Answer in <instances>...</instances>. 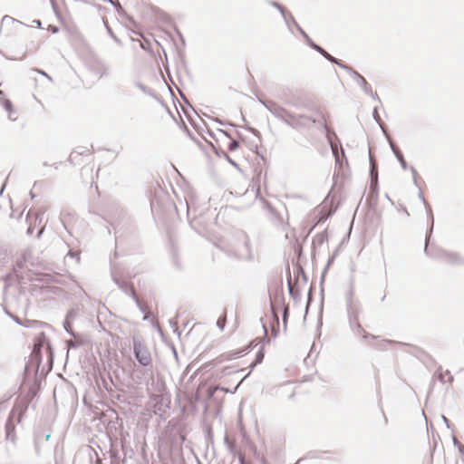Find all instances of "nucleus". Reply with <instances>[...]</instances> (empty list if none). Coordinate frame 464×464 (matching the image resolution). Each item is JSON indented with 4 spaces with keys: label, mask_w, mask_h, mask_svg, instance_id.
I'll use <instances>...</instances> for the list:
<instances>
[{
    "label": "nucleus",
    "mask_w": 464,
    "mask_h": 464,
    "mask_svg": "<svg viewBox=\"0 0 464 464\" xmlns=\"http://www.w3.org/2000/svg\"><path fill=\"white\" fill-rule=\"evenodd\" d=\"M257 102L277 120L285 122L293 129L299 130L302 128H309L316 122V120L310 116L304 114L297 115L288 111L273 100L258 97Z\"/></svg>",
    "instance_id": "1"
},
{
    "label": "nucleus",
    "mask_w": 464,
    "mask_h": 464,
    "mask_svg": "<svg viewBox=\"0 0 464 464\" xmlns=\"http://www.w3.org/2000/svg\"><path fill=\"white\" fill-rule=\"evenodd\" d=\"M234 254L237 258L247 262H255L258 257L248 235L243 231L237 235Z\"/></svg>",
    "instance_id": "2"
},
{
    "label": "nucleus",
    "mask_w": 464,
    "mask_h": 464,
    "mask_svg": "<svg viewBox=\"0 0 464 464\" xmlns=\"http://www.w3.org/2000/svg\"><path fill=\"white\" fill-rule=\"evenodd\" d=\"M431 233L430 231L426 234L425 237V246H424V253L433 258L440 260V262H443L445 264L449 265H461L464 263V258L460 256L459 254L456 252H450L439 247H433L431 246L429 248V241Z\"/></svg>",
    "instance_id": "3"
},
{
    "label": "nucleus",
    "mask_w": 464,
    "mask_h": 464,
    "mask_svg": "<svg viewBox=\"0 0 464 464\" xmlns=\"http://www.w3.org/2000/svg\"><path fill=\"white\" fill-rule=\"evenodd\" d=\"M133 343V353L135 359L143 367H151L152 366V357L150 350L144 344L143 341L138 337H132Z\"/></svg>",
    "instance_id": "4"
},
{
    "label": "nucleus",
    "mask_w": 464,
    "mask_h": 464,
    "mask_svg": "<svg viewBox=\"0 0 464 464\" xmlns=\"http://www.w3.org/2000/svg\"><path fill=\"white\" fill-rule=\"evenodd\" d=\"M369 160H370V176H371V194L370 197L372 199L377 198L378 195V169L377 163L369 150Z\"/></svg>",
    "instance_id": "5"
},
{
    "label": "nucleus",
    "mask_w": 464,
    "mask_h": 464,
    "mask_svg": "<svg viewBox=\"0 0 464 464\" xmlns=\"http://www.w3.org/2000/svg\"><path fill=\"white\" fill-rule=\"evenodd\" d=\"M348 74L362 88L364 93L371 92V85L368 83L365 78L362 76L358 72H356L353 69H349Z\"/></svg>",
    "instance_id": "6"
},
{
    "label": "nucleus",
    "mask_w": 464,
    "mask_h": 464,
    "mask_svg": "<svg viewBox=\"0 0 464 464\" xmlns=\"http://www.w3.org/2000/svg\"><path fill=\"white\" fill-rule=\"evenodd\" d=\"M114 281L118 285L119 288H121L126 295H129L133 298L137 306L142 311L143 309L141 307L138 296L135 294L133 286L125 281H120L116 278H114Z\"/></svg>",
    "instance_id": "7"
},
{
    "label": "nucleus",
    "mask_w": 464,
    "mask_h": 464,
    "mask_svg": "<svg viewBox=\"0 0 464 464\" xmlns=\"http://www.w3.org/2000/svg\"><path fill=\"white\" fill-rule=\"evenodd\" d=\"M346 310L349 317V322L358 319L360 312V304L357 302L346 303Z\"/></svg>",
    "instance_id": "8"
},
{
    "label": "nucleus",
    "mask_w": 464,
    "mask_h": 464,
    "mask_svg": "<svg viewBox=\"0 0 464 464\" xmlns=\"http://www.w3.org/2000/svg\"><path fill=\"white\" fill-rule=\"evenodd\" d=\"M133 85L135 87H137L139 90H140L144 94H146L155 100L158 99V95H157L156 92L153 89L143 84L141 82L134 81Z\"/></svg>",
    "instance_id": "9"
},
{
    "label": "nucleus",
    "mask_w": 464,
    "mask_h": 464,
    "mask_svg": "<svg viewBox=\"0 0 464 464\" xmlns=\"http://www.w3.org/2000/svg\"><path fill=\"white\" fill-rule=\"evenodd\" d=\"M328 240L327 231L324 230L319 234H317L313 239V246L314 247L322 246Z\"/></svg>",
    "instance_id": "10"
},
{
    "label": "nucleus",
    "mask_w": 464,
    "mask_h": 464,
    "mask_svg": "<svg viewBox=\"0 0 464 464\" xmlns=\"http://www.w3.org/2000/svg\"><path fill=\"white\" fill-rule=\"evenodd\" d=\"M419 198L426 208L428 217L430 219V228L429 231H430V233H432L433 224H434V218H433L432 210H431L430 207L428 205V203H427L426 199L424 198L423 194L420 190L419 192Z\"/></svg>",
    "instance_id": "11"
},
{
    "label": "nucleus",
    "mask_w": 464,
    "mask_h": 464,
    "mask_svg": "<svg viewBox=\"0 0 464 464\" xmlns=\"http://www.w3.org/2000/svg\"><path fill=\"white\" fill-rule=\"evenodd\" d=\"M270 5L274 7H276L281 13L285 24L287 25L288 29L291 31V25H289L288 16H287L285 7L276 1L270 2Z\"/></svg>",
    "instance_id": "12"
},
{
    "label": "nucleus",
    "mask_w": 464,
    "mask_h": 464,
    "mask_svg": "<svg viewBox=\"0 0 464 464\" xmlns=\"http://www.w3.org/2000/svg\"><path fill=\"white\" fill-rule=\"evenodd\" d=\"M14 424L13 422V420L11 417L8 418L6 423H5V432H6V439L14 440Z\"/></svg>",
    "instance_id": "13"
},
{
    "label": "nucleus",
    "mask_w": 464,
    "mask_h": 464,
    "mask_svg": "<svg viewBox=\"0 0 464 464\" xmlns=\"http://www.w3.org/2000/svg\"><path fill=\"white\" fill-rule=\"evenodd\" d=\"M357 325V328L355 329L354 333L355 334H362V336L363 338H368L370 336L369 334H367L362 327V325L360 324L359 323V318L358 319H355V320H353V321H350V325L353 326V325Z\"/></svg>",
    "instance_id": "14"
},
{
    "label": "nucleus",
    "mask_w": 464,
    "mask_h": 464,
    "mask_svg": "<svg viewBox=\"0 0 464 464\" xmlns=\"http://www.w3.org/2000/svg\"><path fill=\"white\" fill-rule=\"evenodd\" d=\"M291 20L293 21L294 26L299 31V33L303 35V37L305 39V41H308L309 35L302 29V27L297 24L295 19L292 14L289 15Z\"/></svg>",
    "instance_id": "15"
},
{
    "label": "nucleus",
    "mask_w": 464,
    "mask_h": 464,
    "mask_svg": "<svg viewBox=\"0 0 464 464\" xmlns=\"http://www.w3.org/2000/svg\"><path fill=\"white\" fill-rule=\"evenodd\" d=\"M291 20L293 21L294 26L299 31V33L303 35V37L305 39V41H308L309 35L302 29V27L297 24L295 19L292 14L289 15Z\"/></svg>",
    "instance_id": "16"
},
{
    "label": "nucleus",
    "mask_w": 464,
    "mask_h": 464,
    "mask_svg": "<svg viewBox=\"0 0 464 464\" xmlns=\"http://www.w3.org/2000/svg\"><path fill=\"white\" fill-rule=\"evenodd\" d=\"M291 20L293 21L294 26L299 31V33L303 35V37L305 39V41H308L309 35L302 29V27L297 24L295 19L292 14L289 15Z\"/></svg>",
    "instance_id": "17"
},
{
    "label": "nucleus",
    "mask_w": 464,
    "mask_h": 464,
    "mask_svg": "<svg viewBox=\"0 0 464 464\" xmlns=\"http://www.w3.org/2000/svg\"><path fill=\"white\" fill-rule=\"evenodd\" d=\"M291 20L293 21L294 26L299 31V33L303 35V37L305 39V41H308L309 35L302 29V27L297 24L295 19L292 14L289 15Z\"/></svg>",
    "instance_id": "18"
},
{
    "label": "nucleus",
    "mask_w": 464,
    "mask_h": 464,
    "mask_svg": "<svg viewBox=\"0 0 464 464\" xmlns=\"http://www.w3.org/2000/svg\"><path fill=\"white\" fill-rule=\"evenodd\" d=\"M4 108L6 111H8L9 113V119L11 121H14L15 119L12 117V112H13V105H12V102L9 101V100H5L4 101Z\"/></svg>",
    "instance_id": "19"
},
{
    "label": "nucleus",
    "mask_w": 464,
    "mask_h": 464,
    "mask_svg": "<svg viewBox=\"0 0 464 464\" xmlns=\"http://www.w3.org/2000/svg\"><path fill=\"white\" fill-rule=\"evenodd\" d=\"M396 159L398 160V161L400 162L402 169L406 170L408 169V164L407 162L405 161L404 160V157L401 153V151H398L395 155Z\"/></svg>",
    "instance_id": "20"
},
{
    "label": "nucleus",
    "mask_w": 464,
    "mask_h": 464,
    "mask_svg": "<svg viewBox=\"0 0 464 464\" xmlns=\"http://www.w3.org/2000/svg\"><path fill=\"white\" fill-rule=\"evenodd\" d=\"M331 63H334V64L338 65L340 68H342V69L345 70L347 72H348V70H349V69H353L352 67H350V66H348V65H346V64L343 63L341 61H339V60H338V59H336L335 57H333V58L331 59Z\"/></svg>",
    "instance_id": "21"
},
{
    "label": "nucleus",
    "mask_w": 464,
    "mask_h": 464,
    "mask_svg": "<svg viewBox=\"0 0 464 464\" xmlns=\"http://www.w3.org/2000/svg\"><path fill=\"white\" fill-rule=\"evenodd\" d=\"M63 328L71 335H73V336L75 335L74 333L72 331L71 320L70 319L65 318V320L63 322Z\"/></svg>",
    "instance_id": "22"
},
{
    "label": "nucleus",
    "mask_w": 464,
    "mask_h": 464,
    "mask_svg": "<svg viewBox=\"0 0 464 464\" xmlns=\"http://www.w3.org/2000/svg\"><path fill=\"white\" fill-rule=\"evenodd\" d=\"M218 390L224 391V392H228V390H227V389L220 388V387H218V386H216V387H209V388L208 389V396H209V397H213V396H214V394H215V392H216L217 391H218Z\"/></svg>",
    "instance_id": "23"
},
{
    "label": "nucleus",
    "mask_w": 464,
    "mask_h": 464,
    "mask_svg": "<svg viewBox=\"0 0 464 464\" xmlns=\"http://www.w3.org/2000/svg\"><path fill=\"white\" fill-rule=\"evenodd\" d=\"M327 137H328V140H329V141H330V143H331V148H332V150H333V153H334V157H335V160H336V162H340V157H339V154H338V151H337V148H336V146H335V145H334V143L331 141L330 136L328 135Z\"/></svg>",
    "instance_id": "24"
},
{
    "label": "nucleus",
    "mask_w": 464,
    "mask_h": 464,
    "mask_svg": "<svg viewBox=\"0 0 464 464\" xmlns=\"http://www.w3.org/2000/svg\"><path fill=\"white\" fill-rule=\"evenodd\" d=\"M288 314H289L288 306L285 305L284 310H283V324H284L285 328L286 327Z\"/></svg>",
    "instance_id": "25"
},
{
    "label": "nucleus",
    "mask_w": 464,
    "mask_h": 464,
    "mask_svg": "<svg viewBox=\"0 0 464 464\" xmlns=\"http://www.w3.org/2000/svg\"><path fill=\"white\" fill-rule=\"evenodd\" d=\"M8 22H10V23H12V24H14V23L22 24L20 21H18V20H16V19H14V18H13V17H11V16H9V15H5V16H3V18H2V24H6V23H8Z\"/></svg>",
    "instance_id": "26"
},
{
    "label": "nucleus",
    "mask_w": 464,
    "mask_h": 464,
    "mask_svg": "<svg viewBox=\"0 0 464 464\" xmlns=\"http://www.w3.org/2000/svg\"><path fill=\"white\" fill-rule=\"evenodd\" d=\"M77 315H78V311L76 309L72 308L70 311H68L65 318H68L71 321H72L76 318Z\"/></svg>",
    "instance_id": "27"
},
{
    "label": "nucleus",
    "mask_w": 464,
    "mask_h": 464,
    "mask_svg": "<svg viewBox=\"0 0 464 464\" xmlns=\"http://www.w3.org/2000/svg\"><path fill=\"white\" fill-rule=\"evenodd\" d=\"M353 285H351L349 290L347 291V293L345 295L346 303H351V302L353 301Z\"/></svg>",
    "instance_id": "28"
},
{
    "label": "nucleus",
    "mask_w": 464,
    "mask_h": 464,
    "mask_svg": "<svg viewBox=\"0 0 464 464\" xmlns=\"http://www.w3.org/2000/svg\"><path fill=\"white\" fill-rule=\"evenodd\" d=\"M225 325H226V314L222 317H219L217 321V326L220 330H223L225 328Z\"/></svg>",
    "instance_id": "29"
},
{
    "label": "nucleus",
    "mask_w": 464,
    "mask_h": 464,
    "mask_svg": "<svg viewBox=\"0 0 464 464\" xmlns=\"http://www.w3.org/2000/svg\"><path fill=\"white\" fill-rule=\"evenodd\" d=\"M238 146H239L238 141H237L236 140H232L228 143L227 149L229 151H233V150H237L238 148Z\"/></svg>",
    "instance_id": "30"
},
{
    "label": "nucleus",
    "mask_w": 464,
    "mask_h": 464,
    "mask_svg": "<svg viewBox=\"0 0 464 464\" xmlns=\"http://www.w3.org/2000/svg\"><path fill=\"white\" fill-rule=\"evenodd\" d=\"M387 139H388L390 147H391L393 154L396 155V153L401 150H399V148L395 145V143L391 140V138L388 135H387Z\"/></svg>",
    "instance_id": "31"
},
{
    "label": "nucleus",
    "mask_w": 464,
    "mask_h": 464,
    "mask_svg": "<svg viewBox=\"0 0 464 464\" xmlns=\"http://www.w3.org/2000/svg\"><path fill=\"white\" fill-rule=\"evenodd\" d=\"M67 256H70L72 258H75L76 259V262L79 263L80 262V253L78 252H75V251H72V250H70L67 254Z\"/></svg>",
    "instance_id": "32"
},
{
    "label": "nucleus",
    "mask_w": 464,
    "mask_h": 464,
    "mask_svg": "<svg viewBox=\"0 0 464 464\" xmlns=\"http://www.w3.org/2000/svg\"><path fill=\"white\" fill-rule=\"evenodd\" d=\"M332 215V211H328L326 214H323L318 221H317V224H320V223H323L330 216Z\"/></svg>",
    "instance_id": "33"
},
{
    "label": "nucleus",
    "mask_w": 464,
    "mask_h": 464,
    "mask_svg": "<svg viewBox=\"0 0 464 464\" xmlns=\"http://www.w3.org/2000/svg\"><path fill=\"white\" fill-rule=\"evenodd\" d=\"M365 94H367L370 97H372V100H374V101H376L378 102H381V100H380L378 94L376 92H373L372 88H371V92H366Z\"/></svg>",
    "instance_id": "34"
},
{
    "label": "nucleus",
    "mask_w": 464,
    "mask_h": 464,
    "mask_svg": "<svg viewBox=\"0 0 464 464\" xmlns=\"http://www.w3.org/2000/svg\"><path fill=\"white\" fill-rule=\"evenodd\" d=\"M440 367L438 369V371L436 372V376L438 378V380L441 382H445V380H444V375L445 373H443L441 371H440Z\"/></svg>",
    "instance_id": "35"
},
{
    "label": "nucleus",
    "mask_w": 464,
    "mask_h": 464,
    "mask_svg": "<svg viewBox=\"0 0 464 464\" xmlns=\"http://www.w3.org/2000/svg\"><path fill=\"white\" fill-rule=\"evenodd\" d=\"M410 169H411V174H412L413 183H414L415 186H418V183H417V175H418V173H417V171H416L414 167L411 166Z\"/></svg>",
    "instance_id": "36"
},
{
    "label": "nucleus",
    "mask_w": 464,
    "mask_h": 464,
    "mask_svg": "<svg viewBox=\"0 0 464 464\" xmlns=\"http://www.w3.org/2000/svg\"><path fill=\"white\" fill-rule=\"evenodd\" d=\"M263 359H264V353L262 351H259L256 356V363H260L263 361Z\"/></svg>",
    "instance_id": "37"
},
{
    "label": "nucleus",
    "mask_w": 464,
    "mask_h": 464,
    "mask_svg": "<svg viewBox=\"0 0 464 464\" xmlns=\"http://www.w3.org/2000/svg\"><path fill=\"white\" fill-rule=\"evenodd\" d=\"M83 152H78L76 150L72 151L70 155V160L72 162H73L75 160V159L77 158V156L79 155H82Z\"/></svg>",
    "instance_id": "38"
},
{
    "label": "nucleus",
    "mask_w": 464,
    "mask_h": 464,
    "mask_svg": "<svg viewBox=\"0 0 464 464\" xmlns=\"http://www.w3.org/2000/svg\"><path fill=\"white\" fill-rule=\"evenodd\" d=\"M372 115H373V118L376 121V122L381 125V118H380V115L378 113L377 108H374Z\"/></svg>",
    "instance_id": "39"
},
{
    "label": "nucleus",
    "mask_w": 464,
    "mask_h": 464,
    "mask_svg": "<svg viewBox=\"0 0 464 464\" xmlns=\"http://www.w3.org/2000/svg\"><path fill=\"white\" fill-rule=\"evenodd\" d=\"M33 71L45 76L49 81H52V78L45 72L39 69H34Z\"/></svg>",
    "instance_id": "40"
},
{
    "label": "nucleus",
    "mask_w": 464,
    "mask_h": 464,
    "mask_svg": "<svg viewBox=\"0 0 464 464\" xmlns=\"http://www.w3.org/2000/svg\"><path fill=\"white\" fill-rule=\"evenodd\" d=\"M42 345H43V343L41 340H38L37 342H35L34 347V353H36Z\"/></svg>",
    "instance_id": "41"
},
{
    "label": "nucleus",
    "mask_w": 464,
    "mask_h": 464,
    "mask_svg": "<svg viewBox=\"0 0 464 464\" xmlns=\"http://www.w3.org/2000/svg\"><path fill=\"white\" fill-rule=\"evenodd\" d=\"M288 290H289V294L294 297L295 298V295H294V289H293V286L291 285V278L289 277L288 279Z\"/></svg>",
    "instance_id": "42"
},
{
    "label": "nucleus",
    "mask_w": 464,
    "mask_h": 464,
    "mask_svg": "<svg viewBox=\"0 0 464 464\" xmlns=\"http://www.w3.org/2000/svg\"><path fill=\"white\" fill-rule=\"evenodd\" d=\"M224 155H225L226 159L228 160V162L231 165H233V166L237 168V164L232 159H230L229 156L227 153H224Z\"/></svg>",
    "instance_id": "43"
},
{
    "label": "nucleus",
    "mask_w": 464,
    "mask_h": 464,
    "mask_svg": "<svg viewBox=\"0 0 464 464\" xmlns=\"http://www.w3.org/2000/svg\"><path fill=\"white\" fill-rule=\"evenodd\" d=\"M445 374L448 375V382L451 383L454 381L453 376L450 374V372L449 370H446Z\"/></svg>",
    "instance_id": "44"
},
{
    "label": "nucleus",
    "mask_w": 464,
    "mask_h": 464,
    "mask_svg": "<svg viewBox=\"0 0 464 464\" xmlns=\"http://www.w3.org/2000/svg\"><path fill=\"white\" fill-rule=\"evenodd\" d=\"M453 443L458 448H464V445H462L455 437H453Z\"/></svg>",
    "instance_id": "45"
},
{
    "label": "nucleus",
    "mask_w": 464,
    "mask_h": 464,
    "mask_svg": "<svg viewBox=\"0 0 464 464\" xmlns=\"http://www.w3.org/2000/svg\"><path fill=\"white\" fill-rule=\"evenodd\" d=\"M441 419H442L443 422L446 424L447 428L450 429L449 420L444 415L441 416Z\"/></svg>",
    "instance_id": "46"
},
{
    "label": "nucleus",
    "mask_w": 464,
    "mask_h": 464,
    "mask_svg": "<svg viewBox=\"0 0 464 464\" xmlns=\"http://www.w3.org/2000/svg\"><path fill=\"white\" fill-rule=\"evenodd\" d=\"M306 44L313 49V45L316 44L311 38H308Z\"/></svg>",
    "instance_id": "47"
},
{
    "label": "nucleus",
    "mask_w": 464,
    "mask_h": 464,
    "mask_svg": "<svg viewBox=\"0 0 464 464\" xmlns=\"http://www.w3.org/2000/svg\"><path fill=\"white\" fill-rule=\"evenodd\" d=\"M313 49L315 50L316 52H321L322 51V47L318 44H314L313 45Z\"/></svg>",
    "instance_id": "48"
},
{
    "label": "nucleus",
    "mask_w": 464,
    "mask_h": 464,
    "mask_svg": "<svg viewBox=\"0 0 464 464\" xmlns=\"http://www.w3.org/2000/svg\"><path fill=\"white\" fill-rule=\"evenodd\" d=\"M107 1H108L109 3H111V5H116V6H117V7H119V8H121V6L120 5V4H119V3H118V4H115L112 0H107Z\"/></svg>",
    "instance_id": "49"
},
{
    "label": "nucleus",
    "mask_w": 464,
    "mask_h": 464,
    "mask_svg": "<svg viewBox=\"0 0 464 464\" xmlns=\"http://www.w3.org/2000/svg\"><path fill=\"white\" fill-rule=\"evenodd\" d=\"M333 57H334V56H333V55H331V54H330V53H327V54L324 56V58H325L326 60H328L329 62H331V59H332Z\"/></svg>",
    "instance_id": "50"
},
{
    "label": "nucleus",
    "mask_w": 464,
    "mask_h": 464,
    "mask_svg": "<svg viewBox=\"0 0 464 464\" xmlns=\"http://www.w3.org/2000/svg\"><path fill=\"white\" fill-rule=\"evenodd\" d=\"M34 24H35L37 27H41L42 24L40 20H34Z\"/></svg>",
    "instance_id": "51"
},
{
    "label": "nucleus",
    "mask_w": 464,
    "mask_h": 464,
    "mask_svg": "<svg viewBox=\"0 0 464 464\" xmlns=\"http://www.w3.org/2000/svg\"><path fill=\"white\" fill-rule=\"evenodd\" d=\"M319 53L324 57L327 54V52L324 48H322V51L319 52Z\"/></svg>",
    "instance_id": "52"
},
{
    "label": "nucleus",
    "mask_w": 464,
    "mask_h": 464,
    "mask_svg": "<svg viewBox=\"0 0 464 464\" xmlns=\"http://www.w3.org/2000/svg\"><path fill=\"white\" fill-rule=\"evenodd\" d=\"M250 131L255 134V135H257L258 131L253 128H249Z\"/></svg>",
    "instance_id": "53"
},
{
    "label": "nucleus",
    "mask_w": 464,
    "mask_h": 464,
    "mask_svg": "<svg viewBox=\"0 0 464 464\" xmlns=\"http://www.w3.org/2000/svg\"><path fill=\"white\" fill-rule=\"evenodd\" d=\"M44 229L41 228L37 234V237H40V236L43 234Z\"/></svg>",
    "instance_id": "54"
},
{
    "label": "nucleus",
    "mask_w": 464,
    "mask_h": 464,
    "mask_svg": "<svg viewBox=\"0 0 464 464\" xmlns=\"http://www.w3.org/2000/svg\"><path fill=\"white\" fill-rule=\"evenodd\" d=\"M289 15H290V14H287V16H288V21H289V25H290V24H293V21L291 20V18H290V16H289Z\"/></svg>",
    "instance_id": "55"
},
{
    "label": "nucleus",
    "mask_w": 464,
    "mask_h": 464,
    "mask_svg": "<svg viewBox=\"0 0 464 464\" xmlns=\"http://www.w3.org/2000/svg\"><path fill=\"white\" fill-rule=\"evenodd\" d=\"M351 328H352V329H353V331L354 332V331H355V329L357 328V325H354V324H353V326H351Z\"/></svg>",
    "instance_id": "56"
},
{
    "label": "nucleus",
    "mask_w": 464,
    "mask_h": 464,
    "mask_svg": "<svg viewBox=\"0 0 464 464\" xmlns=\"http://www.w3.org/2000/svg\"><path fill=\"white\" fill-rule=\"evenodd\" d=\"M32 232H33L32 228H31V227H29V228H28V230H27V233H28V234H31Z\"/></svg>",
    "instance_id": "57"
},
{
    "label": "nucleus",
    "mask_w": 464,
    "mask_h": 464,
    "mask_svg": "<svg viewBox=\"0 0 464 464\" xmlns=\"http://www.w3.org/2000/svg\"><path fill=\"white\" fill-rule=\"evenodd\" d=\"M275 317H276V324H279V321H278L277 316H276V315H275Z\"/></svg>",
    "instance_id": "58"
},
{
    "label": "nucleus",
    "mask_w": 464,
    "mask_h": 464,
    "mask_svg": "<svg viewBox=\"0 0 464 464\" xmlns=\"http://www.w3.org/2000/svg\"><path fill=\"white\" fill-rule=\"evenodd\" d=\"M404 214H406L407 216H409V212L407 211V209H404Z\"/></svg>",
    "instance_id": "59"
},
{
    "label": "nucleus",
    "mask_w": 464,
    "mask_h": 464,
    "mask_svg": "<svg viewBox=\"0 0 464 464\" xmlns=\"http://www.w3.org/2000/svg\"><path fill=\"white\" fill-rule=\"evenodd\" d=\"M2 97H3V92L0 91V99H2Z\"/></svg>",
    "instance_id": "60"
},
{
    "label": "nucleus",
    "mask_w": 464,
    "mask_h": 464,
    "mask_svg": "<svg viewBox=\"0 0 464 464\" xmlns=\"http://www.w3.org/2000/svg\"><path fill=\"white\" fill-rule=\"evenodd\" d=\"M459 451L462 452L464 450V447L463 448H459Z\"/></svg>",
    "instance_id": "61"
},
{
    "label": "nucleus",
    "mask_w": 464,
    "mask_h": 464,
    "mask_svg": "<svg viewBox=\"0 0 464 464\" xmlns=\"http://www.w3.org/2000/svg\"><path fill=\"white\" fill-rule=\"evenodd\" d=\"M50 437H51V435H50V434L46 435V440H49V439H50Z\"/></svg>",
    "instance_id": "62"
},
{
    "label": "nucleus",
    "mask_w": 464,
    "mask_h": 464,
    "mask_svg": "<svg viewBox=\"0 0 464 464\" xmlns=\"http://www.w3.org/2000/svg\"><path fill=\"white\" fill-rule=\"evenodd\" d=\"M330 262H333V257L329 259L328 265L330 264Z\"/></svg>",
    "instance_id": "63"
}]
</instances>
